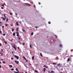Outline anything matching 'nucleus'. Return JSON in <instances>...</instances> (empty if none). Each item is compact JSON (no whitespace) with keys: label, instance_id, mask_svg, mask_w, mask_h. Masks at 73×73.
Masks as SVG:
<instances>
[{"label":"nucleus","instance_id":"72a5a7b5","mask_svg":"<svg viewBox=\"0 0 73 73\" xmlns=\"http://www.w3.org/2000/svg\"><path fill=\"white\" fill-rule=\"evenodd\" d=\"M60 47H62V45L60 44Z\"/></svg>","mask_w":73,"mask_h":73},{"label":"nucleus","instance_id":"a211bd4d","mask_svg":"<svg viewBox=\"0 0 73 73\" xmlns=\"http://www.w3.org/2000/svg\"><path fill=\"white\" fill-rule=\"evenodd\" d=\"M35 58V57L34 56H33L32 57V60H34V58Z\"/></svg>","mask_w":73,"mask_h":73},{"label":"nucleus","instance_id":"603ef678","mask_svg":"<svg viewBox=\"0 0 73 73\" xmlns=\"http://www.w3.org/2000/svg\"><path fill=\"white\" fill-rule=\"evenodd\" d=\"M2 22L1 21V22H0V24H2Z\"/></svg>","mask_w":73,"mask_h":73},{"label":"nucleus","instance_id":"dca6fc26","mask_svg":"<svg viewBox=\"0 0 73 73\" xmlns=\"http://www.w3.org/2000/svg\"><path fill=\"white\" fill-rule=\"evenodd\" d=\"M34 71L35 72V73H38V72L37 71H36V70H34Z\"/></svg>","mask_w":73,"mask_h":73},{"label":"nucleus","instance_id":"6ab92c4d","mask_svg":"<svg viewBox=\"0 0 73 73\" xmlns=\"http://www.w3.org/2000/svg\"><path fill=\"white\" fill-rule=\"evenodd\" d=\"M40 55L41 57H43V56H42V53H40Z\"/></svg>","mask_w":73,"mask_h":73},{"label":"nucleus","instance_id":"58836bf2","mask_svg":"<svg viewBox=\"0 0 73 73\" xmlns=\"http://www.w3.org/2000/svg\"><path fill=\"white\" fill-rule=\"evenodd\" d=\"M2 28H4V26H2Z\"/></svg>","mask_w":73,"mask_h":73},{"label":"nucleus","instance_id":"9b49d317","mask_svg":"<svg viewBox=\"0 0 73 73\" xmlns=\"http://www.w3.org/2000/svg\"><path fill=\"white\" fill-rule=\"evenodd\" d=\"M22 31H23V32H25V30L24 29H22Z\"/></svg>","mask_w":73,"mask_h":73},{"label":"nucleus","instance_id":"8fccbe9b","mask_svg":"<svg viewBox=\"0 0 73 73\" xmlns=\"http://www.w3.org/2000/svg\"><path fill=\"white\" fill-rule=\"evenodd\" d=\"M11 25V27H12V26H13V25L12 24H11V25Z\"/></svg>","mask_w":73,"mask_h":73},{"label":"nucleus","instance_id":"aec40b11","mask_svg":"<svg viewBox=\"0 0 73 73\" xmlns=\"http://www.w3.org/2000/svg\"><path fill=\"white\" fill-rule=\"evenodd\" d=\"M14 73H19V72H16V71H14Z\"/></svg>","mask_w":73,"mask_h":73},{"label":"nucleus","instance_id":"a878e982","mask_svg":"<svg viewBox=\"0 0 73 73\" xmlns=\"http://www.w3.org/2000/svg\"><path fill=\"white\" fill-rule=\"evenodd\" d=\"M31 36H33V33H32L31 34Z\"/></svg>","mask_w":73,"mask_h":73},{"label":"nucleus","instance_id":"0e129e2a","mask_svg":"<svg viewBox=\"0 0 73 73\" xmlns=\"http://www.w3.org/2000/svg\"><path fill=\"white\" fill-rule=\"evenodd\" d=\"M1 60H2V61H3V59H1Z\"/></svg>","mask_w":73,"mask_h":73},{"label":"nucleus","instance_id":"cd10ccee","mask_svg":"<svg viewBox=\"0 0 73 73\" xmlns=\"http://www.w3.org/2000/svg\"><path fill=\"white\" fill-rule=\"evenodd\" d=\"M1 52H3V49L1 48Z\"/></svg>","mask_w":73,"mask_h":73},{"label":"nucleus","instance_id":"13d9d810","mask_svg":"<svg viewBox=\"0 0 73 73\" xmlns=\"http://www.w3.org/2000/svg\"><path fill=\"white\" fill-rule=\"evenodd\" d=\"M70 56H71V57H73V55H70Z\"/></svg>","mask_w":73,"mask_h":73},{"label":"nucleus","instance_id":"7c9ffc66","mask_svg":"<svg viewBox=\"0 0 73 73\" xmlns=\"http://www.w3.org/2000/svg\"><path fill=\"white\" fill-rule=\"evenodd\" d=\"M10 15H12V13H9Z\"/></svg>","mask_w":73,"mask_h":73},{"label":"nucleus","instance_id":"de8ad7c7","mask_svg":"<svg viewBox=\"0 0 73 73\" xmlns=\"http://www.w3.org/2000/svg\"><path fill=\"white\" fill-rule=\"evenodd\" d=\"M12 54H14V53H13V51H12Z\"/></svg>","mask_w":73,"mask_h":73},{"label":"nucleus","instance_id":"1a4fd4ad","mask_svg":"<svg viewBox=\"0 0 73 73\" xmlns=\"http://www.w3.org/2000/svg\"><path fill=\"white\" fill-rule=\"evenodd\" d=\"M0 54L3 56V53L1 52H0Z\"/></svg>","mask_w":73,"mask_h":73},{"label":"nucleus","instance_id":"3c124183","mask_svg":"<svg viewBox=\"0 0 73 73\" xmlns=\"http://www.w3.org/2000/svg\"><path fill=\"white\" fill-rule=\"evenodd\" d=\"M25 4H26V5H28V3H25Z\"/></svg>","mask_w":73,"mask_h":73},{"label":"nucleus","instance_id":"2eb2a0df","mask_svg":"<svg viewBox=\"0 0 73 73\" xmlns=\"http://www.w3.org/2000/svg\"><path fill=\"white\" fill-rule=\"evenodd\" d=\"M9 68H12V65H10L9 66Z\"/></svg>","mask_w":73,"mask_h":73},{"label":"nucleus","instance_id":"39448f33","mask_svg":"<svg viewBox=\"0 0 73 73\" xmlns=\"http://www.w3.org/2000/svg\"><path fill=\"white\" fill-rule=\"evenodd\" d=\"M13 48L15 49V50H16V46L15 45L13 46Z\"/></svg>","mask_w":73,"mask_h":73},{"label":"nucleus","instance_id":"a19ab883","mask_svg":"<svg viewBox=\"0 0 73 73\" xmlns=\"http://www.w3.org/2000/svg\"><path fill=\"white\" fill-rule=\"evenodd\" d=\"M3 64H5V62H3Z\"/></svg>","mask_w":73,"mask_h":73},{"label":"nucleus","instance_id":"412c9836","mask_svg":"<svg viewBox=\"0 0 73 73\" xmlns=\"http://www.w3.org/2000/svg\"><path fill=\"white\" fill-rule=\"evenodd\" d=\"M8 19L7 18L6 21V22H8Z\"/></svg>","mask_w":73,"mask_h":73},{"label":"nucleus","instance_id":"2f4dec72","mask_svg":"<svg viewBox=\"0 0 73 73\" xmlns=\"http://www.w3.org/2000/svg\"><path fill=\"white\" fill-rule=\"evenodd\" d=\"M56 63H53V65H56Z\"/></svg>","mask_w":73,"mask_h":73},{"label":"nucleus","instance_id":"423d86ee","mask_svg":"<svg viewBox=\"0 0 73 73\" xmlns=\"http://www.w3.org/2000/svg\"><path fill=\"white\" fill-rule=\"evenodd\" d=\"M16 25L17 26H19V23L18 22H17L16 23Z\"/></svg>","mask_w":73,"mask_h":73},{"label":"nucleus","instance_id":"9d476101","mask_svg":"<svg viewBox=\"0 0 73 73\" xmlns=\"http://www.w3.org/2000/svg\"><path fill=\"white\" fill-rule=\"evenodd\" d=\"M4 42L5 43V44H8V42L5 41H4Z\"/></svg>","mask_w":73,"mask_h":73},{"label":"nucleus","instance_id":"f8f14e48","mask_svg":"<svg viewBox=\"0 0 73 73\" xmlns=\"http://www.w3.org/2000/svg\"><path fill=\"white\" fill-rule=\"evenodd\" d=\"M70 61V59L69 58H68L67 60V61L68 62H69Z\"/></svg>","mask_w":73,"mask_h":73},{"label":"nucleus","instance_id":"052dcab7","mask_svg":"<svg viewBox=\"0 0 73 73\" xmlns=\"http://www.w3.org/2000/svg\"><path fill=\"white\" fill-rule=\"evenodd\" d=\"M1 68V66H0V68Z\"/></svg>","mask_w":73,"mask_h":73},{"label":"nucleus","instance_id":"f03ea898","mask_svg":"<svg viewBox=\"0 0 73 73\" xmlns=\"http://www.w3.org/2000/svg\"><path fill=\"white\" fill-rule=\"evenodd\" d=\"M15 63H16L17 64H19V61H17V60H15Z\"/></svg>","mask_w":73,"mask_h":73},{"label":"nucleus","instance_id":"09e8293b","mask_svg":"<svg viewBox=\"0 0 73 73\" xmlns=\"http://www.w3.org/2000/svg\"><path fill=\"white\" fill-rule=\"evenodd\" d=\"M18 49H20V47H18Z\"/></svg>","mask_w":73,"mask_h":73},{"label":"nucleus","instance_id":"e433bc0d","mask_svg":"<svg viewBox=\"0 0 73 73\" xmlns=\"http://www.w3.org/2000/svg\"><path fill=\"white\" fill-rule=\"evenodd\" d=\"M11 70H14V69H13V68L11 69Z\"/></svg>","mask_w":73,"mask_h":73},{"label":"nucleus","instance_id":"c85d7f7f","mask_svg":"<svg viewBox=\"0 0 73 73\" xmlns=\"http://www.w3.org/2000/svg\"><path fill=\"white\" fill-rule=\"evenodd\" d=\"M3 20H5V18H3Z\"/></svg>","mask_w":73,"mask_h":73},{"label":"nucleus","instance_id":"e2e57ef3","mask_svg":"<svg viewBox=\"0 0 73 73\" xmlns=\"http://www.w3.org/2000/svg\"><path fill=\"white\" fill-rule=\"evenodd\" d=\"M46 68H48V67L46 66Z\"/></svg>","mask_w":73,"mask_h":73},{"label":"nucleus","instance_id":"69168bd1","mask_svg":"<svg viewBox=\"0 0 73 73\" xmlns=\"http://www.w3.org/2000/svg\"><path fill=\"white\" fill-rule=\"evenodd\" d=\"M17 72H19V70H17Z\"/></svg>","mask_w":73,"mask_h":73},{"label":"nucleus","instance_id":"0eeeda50","mask_svg":"<svg viewBox=\"0 0 73 73\" xmlns=\"http://www.w3.org/2000/svg\"><path fill=\"white\" fill-rule=\"evenodd\" d=\"M57 66H61V65L60 64H58L57 65Z\"/></svg>","mask_w":73,"mask_h":73},{"label":"nucleus","instance_id":"79ce46f5","mask_svg":"<svg viewBox=\"0 0 73 73\" xmlns=\"http://www.w3.org/2000/svg\"><path fill=\"white\" fill-rule=\"evenodd\" d=\"M16 71H17V70H18V69H17V68H16Z\"/></svg>","mask_w":73,"mask_h":73},{"label":"nucleus","instance_id":"473e14b6","mask_svg":"<svg viewBox=\"0 0 73 73\" xmlns=\"http://www.w3.org/2000/svg\"><path fill=\"white\" fill-rule=\"evenodd\" d=\"M0 34H2V32L1 31H0Z\"/></svg>","mask_w":73,"mask_h":73},{"label":"nucleus","instance_id":"a18cd8bd","mask_svg":"<svg viewBox=\"0 0 73 73\" xmlns=\"http://www.w3.org/2000/svg\"><path fill=\"white\" fill-rule=\"evenodd\" d=\"M29 65L31 66L32 65V64H31V63H29Z\"/></svg>","mask_w":73,"mask_h":73},{"label":"nucleus","instance_id":"c756f323","mask_svg":"<svg viewBox=\"0 0 73 73\" xmlns=\"http://www.w3.org/2000/svg\"><path fill=\"white\" fill-rule=\"evenodd\" d=\"M5 35H6L5 34H3V35L4 36H5Z\"/></svg>","mask_w":73,"mask_h":73},{"label":"nucleus","instance_id":"49530a36","mask_svg":"<svg viewBox=\"0 0 73 73\" xmlns=\"http://www.w3.org/2000/svg\"><path fill=\"white\" fill-rule=\"evenodd\" d=\"M38 4L39 5H40L41 4V3L40 2H38Z\"/></svg>","mask_w":73,"mask_h":73},{"label":"nucleus","instance_id":"4c0bfd02","mask_svg":"<svg viewBox=\"0 0 73 73\" xmlns=\"http://www.w3.org/2000/svg\"><path fill=\"white\" fill-rule=\"evenodd\" d=\"M23 45H25V43H23V44H22Z\"/></svg>","mask_w":73,"mask_h":73},{"label":"nucleus","instance_id":"f257e3e1","mask_svg":"<svg viewBox=\"0 0 73 73\" xmlns=\"http://www.w3.org/2000/svg\"><path fill=\"white\" fill-rule=\"evenodd\" d=\"M14 57L16 58L17 60H19V56L15 55H14Z\"/></svg>","mask_w":73,"mask_h":73},{"label":"nucleus","instance_id":"864d4df0","mask_svg":"<svg viewBox=\"0 0 73 73\" xmlns=\"http://www.w3.org/2000/svg\"><path fill=\"white\" fill-rule=\"evenodd\" d=\"M43 67H46V66H45V65H44V66H43Z\"/></svg>","mask_w":73,"mask_h":73},{"label":"nucleus","instance_id":"c03bdc74","mask_svg":"<svg viewBox=\"0 0 73 73\" xmlns=\"http://www.w3.org/2000/svg\"><path fill=\"white\" fill-rule=\"evenodd\" d=\"M15 15L16 16H17L18 15L17 14V13H15Z\"/></svg>","mask_w":73,"mask_h":73},{"label":"nucleus","instance_id":"20e7f679","mask_svg":"<svg viewBox=\"0 0 73 73\" xmlns=\"http://www.w3.org/2000/svg\"><path fill=\"white\" fill-rule=\"evenodd\" d=\"M16 33L17 34V37L19 36V32H17Z\"/></svg>","mask_w":73,"mask_h":73},{"label":"nucleus","instance_id":"ea45409f","mask_svg":"<svg viewBox=\"0 0 73 73\" xmlns=\"http://www.w3.org/2000/svg\"><path fill=\"white\" fill-rule=\"evenodd\" d=\"M11 60H13V58H11Z\"/></svg>","mask_w":73,"mask_h":73},{"label":"nucleus","instance_id":"7ed1b4c3","mask_svg":"<svg viewBox=\"0 0 73 73\" xmlns=\"http://www.w3.org/2000/svg\"><path fill=\"white\" fill-rule=\"evenodd\" d=\"M17 38L18 40H20L21 39V36H18L17 37Z\"/></svg>","mask_w":73,"mask_h":73},{"label":"nucleus","instance_id":"774afa93","mask_svg":"<svg viewBox=\"0 0 73 73\" xmlns=\"http://www.w3.org/2000/svg\"><path fill=\"white\" fill-rule=\"evenodd\" d=\"M11 42H12V40H11Z\"/></svg>","mask_w":73,"mask_h":73},{"label":"nucleus","instance_id":"4468645a","mask_svg":"<svg viewBox=\"0 0 73 73\" xmlns=\"http://www.w3.org/2000/svg\"><path fill=\"white\" fill-rule=\"evenodd\" d=\"M23 58H24V59L25 60H26V58L24 56H23Z\"/></svg>","mask_w":73,"mask_h":73},{"label":"nucleus","instance_id":"bb28decb","mask_svg":"<svg viewBox=\"0 0 73 73\" xmlns=\"http://www.w3.org/2000/svg\"><path fill=\"white\" fill-rule=\"evenodd\" d=\"M5 26H6V27H8V24H6L5 25Z\"/></svg>","mask_w":73,"mask_h":73},{"label":"nucleus","instance_id":"bf43d9fd","mask_svg":"<svg viewBox=\"0 0 73 73\" xmlns=\"http://www.w3.org/2000/svg\"><path fill=\"white\" fill-rule=\"evenodd\" d=\"M0 26H1H1H2V25L0 24Z\"/></svg>","mask_w":73,"mask_h":73},{"label":"nucleus","instance_id":"ddd939ff","mask_svg":"<svg viewBox=\"0 0 73 73\" xmlns=\"http://www.w3.org/2000/svg\"><path fill=\"white\" fill-rule=\"evenodd\" d=\"M19 29V28H17V30L16 31V32H19V30H18Z\"/></svg>","mask_w":73,"mask_h":73},{"label":"nucleus","instance_id":"c9c22d12","mask_svg":"<svg viewBox=\"0 0 73 73\" xmlns=\"http://www.w3.org/2000/svg\"><path fill=\"white\" fill-rule=\"evenodd\" d=\"M50 23H51L50 22H48V24H50Z\"/></svg>","mask_w":73,"mask_h":73},{"label":"nucleus","instance_id":"338daca9","mask_svg":"<svg viewBox=\"0 0 73 73\" xmlns=\"http://www.w3.org/2000/svg\"><path fill=\"white\" fill-rule=\"evenodd\" d=\"M18 42H19V43H20V42H21L20 41H18Z\"/></svg>","mask_w":73,"mask_h":73},{"label":"nucleus","instance_id":"f3484780","mask_svg":"<svg viewBox=\"0 0 73 73\" xmlns=\"http://www.w3.org/2000/svg\"><path fill=\"white\" fill-rule=\"evenodd\" d=\"M4 17H5V19H6V16H5V14H4Z\"/></svg>","mask_w":73,"mask_h":73},{"label":"nucleus","instance_id":"b1692460","mask_svg":"<svg viewBox=\"0 0 73 73\" xmlns=\"http://www.w3.org/2000/svg\"><path fill=\"white\" fill-rule=\"evenodd\" d=\"M30 47L31 48H32V46L31 45H30Z\"/></svg>","mask_w":73,"mask_h":73},{"label":"nucleus","instance_id":"5701e85b","mask_svg":"<svg viewBox=\"0 0 73 73\" xmlns=\"http://www.w3.org/2000/svg\"><path fill=\"white\" fill-rule=\"evenodd\" d=\"M13 36H15V33H14L13 34Z\"/></svg>","mask_w":73,"mask_h":73},{"label":"nucleus","instance_id":"f704fd0d","mask_svg":"<svg viewBox=\"0 0 73 73\" xmlns=\"http://www.w3.org/2000/svg\"><path fill=\"white\" fill-rule=\"evenodd\" d=\"M2 40H3V41H5V39H4V38H3V39H2Z\"/></svg>","mask_w":73,"mask_h":73},{"label":"nucleus","instance_id":"6e6d98bb","mask_svg":"<svg viewBox=\"0 0 73 73\" xmlns=\"http://www.w3.org/2000/svg\"><path fill=\"white\" fill-rule=\"evenodd\" d=\"M1 9H4V8H3V7H1Z\"/></svg>","mask_w":73,"mask_h":73},{"label":"nucleus","instance_id":"680f3d73","mask_svg":"<svg viewBox=\"0 0 73 73\" xmlns=\"http://www.w3.org/2000/svg\"><path fill=\"white\" fill-rule=\"evenodd\" d=\"M35 28H38V27H35Z\"/></svg>","mask_w":73,"mask_h":73},{"label":"nucleus","instance_id":"4d7b16f0","mask_svg":"<svg viewBox=\"0 0 73 73\" xmlns=\"http://www.w3.org/2000/svg\"><path fill=\"white\" fill-rule=\"evenodd\" d=\"M1 45H2L0 43V46H1Z\"/></svg>","mask_w":73,"mask_h":73},{"label":"nucleus","instance_id":"37998d69","mask_svg":"<svg viewBox=\"0 0 73 73\" xmlns=\"http://www.w3.org/2000/svg\"><path fill=\"white\" fill-rule=\"evenodd\" d=\"M2 6H3V7H4V4H2Z\"/></svg>","mask_w":73,"mask_h":73},{"label":"nucleus","instance_id":"393cba45","mask_svg":"<svg viewBox=\"0 0 73 73\" xmlns=\"http://www.w3.org/2000/svg\"><path fill=\"white\" fill-rule=\"evenodd\" d=\"M51 73H54V72L52 70H51Z\"/></svg>","mask_w":73,"mask_h":73},{"label":"nucleus","instance_id":"5fc2aeb1","mask_svg":"<svg viewBox=\"0 0 73 73\" xmlns=\"http://www.w3.org/2000/svg\"><path fill=\"white\" fill-rule=\"evenodd\" d=\"M26 60V62H28V60H27L26 59V60Z\"/></svg>","mask_w":73,"mask_h":73},{"label":"nucleus","instance_id":"6e6552de","mask_svg":"<svg viewBox=\"0 0 73 73\" xmlns=\"http://www.w3.org/2000/svg\"><path fill=\"white\" fill-rule=\"evenodd\" d=\"M45 70H46V69H45V68H44L43 69V71L44 72H45Z\"/></svg>","mask_w":73,"mask_h":73},{"label":"nucleus","instance_id":"4be33fe9","mask_svg":"<svg viewBox=\"0 0 73 73\" xmlns=\"http://www.w3.org/2000/svg\"><path fill=\"white\" fill-rule=\"evenodd\" d=\"M12 32H13L14 31V29H12Z\"/></svg>","mask_w":73,"mask_h":73}]
</instances>
